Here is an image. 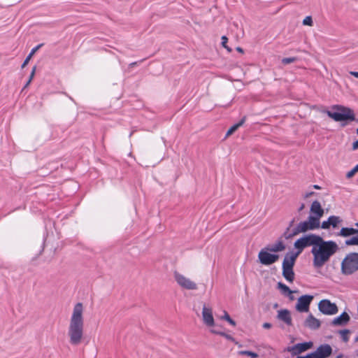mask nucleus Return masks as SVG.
<instances>
[{"label": "nucleus", "instance_id": "5", "mask_svg": "<svg viewBox=\"0 0 358 358\" xmlns=\"http://www.w3.org/2000/svg\"><path fill=\"white\" fill-rule=\"evenodd\" d=\"M341 273L350 275L358 271V252L347 254L341 264Z\"/></svg>", "mask_w": 358, "mask_h": 358}, {"label": "nucleus", "instance_id": "51", "mask_svg": "<svg viewBox=\"0 0 358 358\" xmlns=\"http://www.w3.org/2000/svg\"><path fill=\"white\" fill-rule=\"evenodd\" d=\"M357 133L358 134V129H357Z\"/></svg>", "mask_w": 358, "mask_h": 358}, {"label": "nucleus", "instance_id": "1", "mask_svg": "<svg viewBox=\"0 0 358 358\" xmlns=\"http://www.w3.org/2000/svg\"><path fill=\"white\" fill-rule=\"evenodd\" d=\"M339 250L338 245L334 241H325L320 237L316 246L311 249L313 266L315 269L321 268Z\"/></svg>", "mask_w": 358, "mask_h": 358}, {"label": "nucleus", "instance_id": "10", "mask_svg": "<svg viewBox=\"0 0 358 358\" xmlns=\"http://www.w3.org/2000/svg\"><path fill=\"white\" fill-rule=\"evenodd\" d=\"M175 279L177 283L182 288L189 289V290H194L197 289L196 284L192 281L189 278H186L182 274L178 273H176L174 275Z\"/></svg>", "mask_w": 358, "mask_h": 358}, {"label": "nucleus", "instance_id": "46", "mask_svg": "<svg viewBox=\"0 0 358 358\" xmlns=\"http://www.w3.org/2000/svg\"><path fill=\"white\" fill-rule=\"evenodd\" d=\"M313 188L319 189H320V187L318 186L317 185H313Z\"/></svg>", "mask_w": 358, "mask_h": 358}, {"label": "nucleus", "instance_id": "39", "mask_svg": "<svg viewBox=\"0 0 358 358\" xmlns=\"http://www.w3.org/2000/svg\"><path fill=\"white\" fill-rule=\"evenodd\" d=\"M271 327H272V324L269 322H265L263 324V327L264 329H270V328H271Z\"/></svg>", "mask_w": 358, "mask_h": 358}, {"label": "nucleus", "instance_id": "45", "mask_svg": "<svg viewBox=\"0 0 358 358\" xmlns=\"http://www.w3.org/2000/svg\"><path fill=\"white\" fill-rule=\"evenodd\" d=\"M236 50H237L238 52H243V49H242L241 48H240V47H238V48H236Z\"/></svg>", "mask_w": 358, "mask_h": 358}, {"label": "nucleus", "instance_id": "29", "mask_svg": "<svg viewBox=\"0 0 358 358\" xmlns=\"http://www.w3.org/2000/svg\"><path fill=\"white\" fill-rule=\"evenodd\" d=\"M222 319L227 321L232 326L236 325V322L231 318V317L229 316L227 311L224 312V315L222 317Z\"/></svg>", "mask_w": 358, "mask_h": 358}, {"label": "nucleus", "instance_id": "22", "mask_svg": "<svg viewBox=\"0 0 358 358\" xmlns=\"http://www.w3.org/2000/svg\"><path fill=\"white\" fill-rule=\"evenodd\" d=\"M282 275L289 282H292L294 280V272L293 268L282 269Z\"/></svg>", "mask_w": 358, "mask_h": 358}, {"label": "nucleus", "instance_id": "43", "mask_svg": "<svg viewBox=\"0 0 358 358\" xmlns=\"http://www.w3.org/2000/svg\"><path fill=\"white\" fill-rule=\"evenodd\" d=\"M350 74L358 78V72L357 71H351Z\"/></svg>", "mask_w": 358, "mask_h": 358}, {"label": "nucleus", "instance_id": "16", "mask_svg": "<svg viewBox=\"0 0 358 358\" xmlns=\"http://www.w3.org/2000/svg\"><path fill=\"white\" fill-rule=\"evenodd\" d=\"M310 213L314 215L313 217H316L320 221V217L324 215V210L318 201H314L310 206Z\"/></svg>", "mask_w": 358, "mask_h": 358}, {"label": "nucleus", "instance_id": "50", "mask_svg": "<svg viewBox=\"0 0 358 358\" xmlns=\"http://www.w3.org/2000/svg\"><path fill=\"white\" fill-rule=\"evenodd\" d=\"M355 225H356L357 227H358V222H357V223L355 224Z\"/></svg>", "mask_w": 358, "mask_h": 358}, {"label": "nucleus", "instance_id": "32", "mask_svg": "<svg viewBox=\"0 0 358 358\" xmlns=\"http://www.w3.org/2000/svg\"><path fill=\"white\" fill-rule=\"evenodd\" d=\"M221 39H222V46L224 48H226L229 52H231V49L227 45V43L228 41L227 37L226 36H222Z\"/></svg>", "mask_w": 358, "mask_h": 358}, {"label": "nucleus", "instance_id": "31", "mask_svg": "<svg viewBox=\"0 0 358 358\" xmlns=\"http://www.w3.org/2000/svg\"><path fill=\"white\" fill-rule=\"evenodd\" d=\"M357 172H358V164L352 170H350V171H348L347 173L346 178H350L352 176H354L355 174Z\"/></svg>", "mask_w": 358, "mask_h": 358}, {"label": "nucleus", "instance_id": "27", "mask_svg": "<svg viewBox=\"0 0 358 358\" xmlns=\"http://www.w3.org/2000/svg\"><path fill=\"white\" fill-rule=\"evenodd\" d=\"M211 331L213 334H218V335H220V336L224 337L227 340H229V341H234V338L231 335H229L228 334H226V333H224L223 331H216V330H212Z\"/></svg>", "mask_w": 358, "mask_h": 358}, {"label": "nucleus", "instance_id": "38", "mask_svg": "<svg viewBox=\"0 0 358 358\" xmlns=\"http://www.w3.org/2000/svg\"><path fill=\"white\" fill-rule=\"evenodd\" d=\"M297 357L298 358H316V357H315V355L313 352L308 354L306 356H298Z\"/></svg>", "mask_w": 358, "mask_h": 358}, {"label": "nucleus", "instance_id": "6", "mask_svg": "<svg viewBox=\"0 0 358 358\" xmlns=\"http://www.w3.org/2000/svg\"><path fill=\"white\" fill-rule=\"evenodd\" d=\"M320 237V236L315 234H309L297 239L294 243L296 255L301 254L303 250L308 247H315Z\"/></svg>", "mask_w": 358, "mask_h": 358}, {"label": "nucleus", "instance_id": "9", "mask_svg": "<svg viewBox=\"0 0 358 358\" xmlns=\"http://www.w3.org/2000/svg\"><path fill=\"white\" fill-rule=\"evenodd\" d=\"M313 296L309 294H305L301 296L297 301L296 304V309L300 313H306L309 310L310 305L313 300Z\"/></svg>", "mask_w": 358, "mask_h": 358}, {"label": "nucleus", "instance_id": "11", "mask_svg": "<svg viewBox=\"0 0 358 358\" xmlns=\"http://www.w3.org/2000/svg\"><path fill=\"white\" fill-rule=\"evenodd\" d=\"M313 347V343L309 342H304L301 343H297L293 346L288 347L287 348V351L291 352L292 355H297L299 354H301L309 349H310Z\"/></svg>", "mask_w": 358, "mask_h": 358}, {"label": "nucleus", "instance_id": "48", "mask_svg": "<svg viewBox=\"0 0 358 358\" xmlns=\"http://www.w3.org/2000/svg\"><path fill=\"white\" fill-rule=\"evenodd\" d=\"M355 341L358 342V336L355 338Z\"/></svg>", "mask_w": 358, "mask_h": 358}, {"label": "nucleus", "instance_id": "41", "mask_svg": "<svg viewBox=\"0 0 358 358\" xmlns=\"http://www.w3.org/2000/svg\"><path fill=\"white\" fill-rule=\"evenodd\" d=\"M313 194H314V192H306L304 195V197L305 198H308L310 197V196H312Z\"/></svg>", "mask_w": 358, "mask_h": 358}, {"label": "nucleus", "instance_id": "42", "mask_svg": "<svg viewBox=\"0 0 358 358\" xmlns=\"http://www.w3.org/2000/svg\"><path fill=\"white\" fill-rule=\"evenodd\" d=\"M353 149H358V140L353 143Z\"/></svg>", "mask_w": 358, "mask_h": 358}, {"label": "nucleus", "instance_id": "36", "mask_svg": "<svg viewBox=\"0 0 358 358\" xmlns=\"http://www.w3.org/2000/svg\"><path fill=\"white\" fill-rule=\"evenodd\" d=\"M43 43H40L34 48L31 49V52L29 55H30L31 57L36 53V51H38L41 47H43Z\"/></svg>", "mask_w": 358, "mask_h": 358}, {"label": "nucleus", "instance_id": "28", "mask_svg": "<svg viewBox=\"0 0 358 358\" xmlns=\"http://www.w3.org/2000/svg\"><path fill=\"white\" fill-rule=\"evenodd\" d=\"M239 354L241 355H247L250 357L251 358H257L258 357V355L256 352L248 351V350H242L239 352Z\"/></svg>", "mask_w": 358, "mask_h": 358}, {"label": "nucleus", "instance_id": "47", "mask_svg": "<svg viewBox=\"0 0 358 358\" xmlns=\"http://www.w3.org/2000/svg\"><path fill=\"white\" fill-rule=\"evenodd\" d=\"M31 81V80L29 79L25 85V87L28 86L30 84Z\"/></svg>", "mask_w": 358, "mask_h": 358}, {"label": "nucleus", "instance_id": "21", "mask_svg": "<svg viewBox=\"0 0 358 358\" xmlns=\"http://www.w3.org/2000/svg\"><path fill=\"white\" fill-rule=\"evenodd\" d=\"M246 121V116H243L241 120L231 126L226 134V137L231 135L234 132H235L240 127H241Z\"/></svg>", "mask_w": 358, "mask_h": 358}, {"label": "nucleus", "instance_id": "8", "mask_svg": "<svg viewBox=\"0 0 358 358\" xmlns=\"http://www.w3.org/2000/svg\"><path fill=\"white\" fill-rule=\"evenodd\" d=\"M319 310L327 315H333L338 313V308L335 303L331 302L329 299H322L318 303Z\"/></svg>", "mask_w": 358, "mask_h": 358}, {"label": "nucleus", "instance_id": "40", "mask_svg": "<svg viewBox=\"0 0 358 358\" xmlns=\"http://www.w3.org/2000/svg\"><path fill=\"white\" fill-rule=\"evenodd\" d=\"M35 71H36V66H34L33 69H32V71L31 72V74H30V76H29V78L30 80H32L34 76V74H35Z\"/></svg>", "mask_w": 358, "mask_h": 358}, {"label": "nucleus", "instance_id": "18", "mask_svg": "<svg viewBox=\"0 0 358 358\" xmlns=\"http://www.w3.org/2000/svg\"><path fill=\"white\" fill-rule=\"evenodd\" d=\"M265 248L271 252H279L284 251L286 245L281 239H278L273 244L268 245Z\"/></svg>", "mask_w": 358, "mask_h": 358}, {"label": "nucleus", "instance_id": "37", "mask_svg": "<svg viewBox=\"0 0 358 358\" xmlns=\"http://www.w3.org/2000/svg\"><path fill=\"white\" fill-rule=\"evenodd\" d=\"M32 57L30 55H28L24 61L23 62L22 64V68H24L27 64L29 63V60L31 59Z\"/></svg>", "mask_w": 358, "mask_h": 358}, {"label": "nucleus", "instance_id": "14", "mask_svg": "<svg viewBox=\"0 0 358 358\" xmlns=\"http://www.w3.org/2000/svg\"><path fill=\"white\" fill-rule=\"evenodd\" d=\"M277 319L283 322L287 326L292 325L290 311L287 309H281L278 311Z\"/></svg>", "mask_w": 358, "mask_h": 358}, {"label": "nucleus", "instance_id": "2", "mask_svg": "<svg viewBox=\"0 0 358 358\" xmlns=\"http://www.w3.org/2000/svg\"><path fill=\"white\" fill-rule=\"evenodd\" d=\"M83 307L81 303L75 305L71 317L68 335L70 343L77 345L80 343L83 336L84 320L83 317Z\"/></svg>", "mask_w": 358, "mask_h": 358}, {"label": "nucleus", "instance_id": "17", "mask_svg": "<svg viewBox=\"0 0 358 358\" xmlns=\"http://www.w3.org/2000/svg\"><path fill=\"white\" fill-rule=\"evenodd\" d=\"M350 320V317L346 312H343L339 316L335 317L331 322L332 326H345Z\"/></svg>", "mask_w": 358, "mask_h": 358}, {"label": "nucleus", "instance_id": "20", "mask_svg": "<svg viewBox=\"0 0 358 358\" xmlns=\"http://www.w3.org/2000/svg\"><path fill=\"white\" fill-rule=\"evenodd\" d=\"M358 233V229H355L352 227H343L339 232L336 234L338 236L342 237H350L351 236H354Z\"/></svg>", "mask_w": 358, "mask_h": 358}, {"label": "nucleus", "instance_id": "26", "mask_svg": "<svg viewBox=\"0 0 358 358\" xmlns=\"http://www.w3.org/2000/svg\"><path fill=\"white\" fill-rule=\"evenodd\" d=\"M339 334L341 336V338H342L343 341H344L345 343L348 342V341H349L348 334H350V330H348V329L340 330Z\"/></svg>", "mask_w": 358, "mask_h": 358}, {"label": "nucleus", "instance_id": "49", "mask_svg": "<svg viewBox=\"0 0 358 358\" xmlns=\"http://www.w3.org/2000/svg\"><path fill=\"white\" fill-rule=\"evenodd\" d=\"M278 303H275V304L274 305V308L278 307Z\"/></svg>", "mask_w": 358, "mask_h": 358}, {"label": "nucleus", "instance_id": "13", "mask_svg": "<svg viewBox=\"0 0 358 358\" xmlns=\"http://www.w3.org/2000/svg\"><path fill=\"white\" fill-rule=\"evenodd\" d=\"M202 317L203 322L208 327H213L214 325L215 322L211 308H208L204 305L202 309Z\"/></svg>", "mask_w": 358, "mask_h": 358}, {"label": "nucleus", "instance_id": "52", "mask_svg": "<svg viewBox=\"0 0 358 358\" xmlns=\"http://www.w3.org/2000/svg\"><path fill=\"white\" fill-rule=\"evenodd\" d=\"M296 358H298V357H296Z\"/></svg>", "mask_w": 358, "mask_h": 358}, {"label": "nucleus", "instance_id": "33", "mask_svg": "<svg viewBox=\"0 0 358 358\" xmlns=\"http://www.w3.org/2000/svg\"><path fill=\"white\" fill-rule=\"evenodd\" d=\"M294 222H295V219H294H294H292V220L289 222L288 227H287L286 230L285 231V232H284V233H283V234H282V236H283L284 238H285V234L286 233H287V234H291V232H290V229L292 227V226L294 225Z\"/></svg>", "mask_w": 358, "mask_h": 358}, {"label": "nucleus", "instance_id": "19", "mask_svg": "<svg viewBox=\"0 0 358 358\" xmlns=\"http://www.w3.org/2000/svg\"><path fill=\"white\" fill-rule=\"evenodd\" d=\"M304 325L310 329L315 330L320 328L321 323L319 320L310 314L304 322Z\"/></svg>", "mask_w": 358, "mask_h": 358}, {"label": "nucleus", "instance_id": "25", "mask_svg": "<svg viewBox=\"0 0 358 358\" xmlns=\"http://www.w3.org/2000/svg\"><path fill=\"white\" fill-rule=\"evenodd\" d=\"M345 245H358V233L345 241Z\"/></svg>", "mask_w": 358, "mask_h": 358}, {"label": "nucleus", "instance_id": "7", "mask_svg": "<svg viewBox=\"0 0 358 358\" xmlns=\"http://www.w3.org/2000/svg\"><path fill=\"white\" fill-rule=\"evenodd\" d=\"M279 257L278 255L271 253V252L266 250V248L262 249L258 254L259 263L265 266H269L275 263Z\"/></svg>", "mask_w": 358, "mask_h": 358}, {"label": "nucleus", "instance_id": "44", "mask_svg": "<svg viewBox=\"0 0 358 358\" xmlns=\"http://www.w3.org/2000/svg\"><path fill=\"white\" fill-rule=\"evenodd\" d=\"M304 206H304V204H303V203H302V204L301 205V206H300V208H299V211L302 210L304 208Z\"/></svg>", "mask_w": 358, "mask_h": 358}, {"label": "nucleus", "instance_id": "4", "mask_svg": "<svg viewBox=\"0 0 358 358\" xmlns=\"http://www.w3.org/2000/svg\"><path fill=\"white\" fill-rule=\"evenodd\" d=\"M319 227L320 221H317V219L313 217V215H310L307 220L299 222L297 226L293 229L291 234L286 233L285 234V238L288 240L300 233H305L310 230L318 229Z\"/></svg>", "mask_w": 358, "mask_h": 358}, {"label": "nucleus", "instance_id": "24", "mask_svg": "<svg viewBox=\"0 0 358 358\" xmlns=\"http://www.w3.org/2000/svg\"><path fill=\"white\" fill-rule=\"evenodd\" d=\"M329 218L330 224L334 229L337 228L338 224L342 222V220L338 216L331 215Z\"/></svg>", "mask_w": 358, "mask_h": 358}, {"label": "nucleus", "instance_id": "34", "mask_svg": "<svg viewBox=\"0 0 358 358\" xmlns=\"http://www.w3.org/2000/svg\"><path fill=\"white\" fill-rule=\"evenodd\" d=\"M303 24L304 25L312 26V24H313L312 17L310 16L306 17L304 18V20H303Z\"/></svg>", "mask_w": 358, "mask_h": 358}, {"label": "nucleus", "instance_id": "23", "mask_svg": "<svg viewBox=\"0 0 358 358\" xmlns=\"http://www.w3.org/2000/svg\"><path fill=\"white\" fill-rule=\"evenodd\" d=\"M277 287L285 296H290L292 294V291L283 282H279L277 285Z\"/></svg>", "mask_w": 358, "mask_h": 358}, {"label": "nucleus", "instance_id": "15", "mask_svg": "<svg viewBox=\"0 0 358 358\" xmlns=\"http://www.w3.org/2000/svg\"><path fill=\"white\" fill-rule=\"evenodd\" d=\"M298 256L299 255H296V253H292L291 255L289 253L286 254L282 264V269L294 268V266Z\"/></svg>", "mask_w": 358, "mask_h": 358}, {"label": "nucleus", "instance_id": "3", "mask_svg": "<svg viewBox=\"0 0 358 358\" xmlns=\"http://www.w3.org/2000/svg\"><path fill=\"white\" fill-rule=\"evenodd\" d=\"M334 108L336 111L327 110V115L336 122H352L355 120L354 111L348 107L343 106H335Z\"/></svg>", "mask_w": 358, "mask_h": 358}, {"label": "nucleus", "instance_id": "30", "mask_svg": "<svg viewBox=\"0 0 358 358\" xmlns=\"http://www.w3.org/2000/svg\"><path fill=\"white\" fill-rule=\"evenodd\" d=\"M297 60V58L295 57H285L282 59V63L284 65L289 64L290 63H293Z\"/></svg>", "mask_w": 358, "mask_h": 358}, {"label": "nucleus", "instance_id": "12", "mask_svg": "<svg viewBox=\"0 0 358 358\" xmlns=\"http://www.w3.org/2000/svg\"><path fill=\"white\" fill-rule=\"evenodd\" d=\"M313 353L316 358H327L332 353V348L329 344L320 345Z\"/></svg>", "mask_w": 358, "mask_h": 358}, {"label": "nucleus", "instance_id": "35", "mask_svg": "<svg viewBox=\"0 0 358 358\" xmlns=\"http://www.w3.org/2000/svg\"><path fill=\"white\" fill-rule=\"evenodd\" d=\"M321 228L323 229H328L331 227L329 218L327 220L323 221L321 224Z\"/></svg>", "mask_w": 358, "mask_h": 358}]
</instances>
